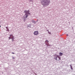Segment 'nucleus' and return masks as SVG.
<instances>
[{
    "label": "nucleus",
    "instance_id": "nucleus-1",
    "mask_svg": "<svg viewBox=\"0 0 75 75\" xmlns=\"http://www.w3.org/2000/svg\"><path fill=\"white\" fill-rule=\"evenodd\" d=\"M42 5L43 6H47L50 4V1L48 0H41Z\"/></svg>",
    "mask_w": 75,
    "mask_h": 75
},
{
    "label": "nucleus",
    "instance_id": "nucleus-2",
    "mask_svg": "<svg viewBox=\"0 0 75 75\" xmlns=\"http://www.w3.org/2000/svg\"><path fill=\"white\" fill-rule=\"evenodd\" d=\"M54 59H55L56 60H58V59H57V57L59 59L61 60V57L58 56V55H57V54H55L54 55Z\"/></svg>",
    "mask_w": 75,
    "mask_h": 75
},
{
    "label": "nucleus",
    "instance_id": "nucleus-3",
    "mask_svg": "<svg viewBox=\"0 0 75 75\" xmlns=\"http://www.w3.org/2000/svg\"><path fill=\"white\" fill-rule=\"evenodd\" d=\"M30 12V10H28V11L25 10L24 11V13H25V14H30V13H29Z\"/></svg>",
    "mask_w": 75,
    "mask_h": 75
},
{
    "label": "nucleus",
    "instance_id": "nucleus-4",
    "mask_svg": "<svg viewBox=\"0 0 75 75\" xmlns=\"http://www.w3.org/2000/svg\"><path fill=\"white\" fill-rule=\"evenodd\" d=\"M33 34L35 35H38V34H39L38 31H35L33 33Z\"/></svg>",
    "mask_w": 75,
    "mask_h": 75
},
{
    "label": "nucleus",
    "instance_id": "nucleus-5",
    "mask_svg": "<svg viewBox=\"0 0 75 75\" xmlns=\"http://www.w3.org/2000/svg\"><path fill=\"white\" fill-rule=\"evenodd\" d=\"M9 35L11 37V36H12V38H11V39H12V40L13 41H14V36L13 35Z\"/></svg>",
    "mask_w": 75,
    "mask_h": 75
},
{
    "label": "nucleus",
    "instance_id": "nucleus-6",
    "mask_svg": "<svg viewBox=\"0 0 75 75\" xmlns=\"http://www.w3.org/2000/svg\"><path fill=\"white\" fill-rule=\"evenodd\" d=\"M59 56H62L63 55V53L61 52H60L59 53Z\"/></svg>",
    "mask_w": 75,
    "mask_h": 75
},
{
    "label": "nucleus",
    "instance_id": "nucleus-7",
    "mask_svg": "<svg viewBox=\"0 0 75 75\" xmlns=\"http://www.w3.org/2000/svg\"><path fill=\"white\" fill-rule=\"evenodd\" d=\"M70 66L71 68V69H73V68H72V65L71 64L70 65Z\"/></svg>",
    "mask_w": 75,
    "mask_h": 75
},
{
    "label": "nucleus",
    "instance_id": "nucleus-8",
    "mask_svg": "<svg viewBox=\"0 0 75 75\" xmlns=\"http://www.w3.org/2000/svg\"><path fill=\"white\" fill-rule=\"evenodd\" d=\"M32 22L33 23H35V21H34V20H32Z\"/></svg>",
    "mask_w": 75,
    "mask_h": 75
},
{
    "label": "nucleus",
    "instance_id": "nucleus-9",
    "mask_svg": "<svg viewBox=\"0 0 75 75\" xmlns=\"http://www.w3.org/2000/svg\"><path fill=\"white\" fill-rule=\"evenodd\" d=\"M48 33L49 34H51V33L50 32H49V31L48 30Z\"/></svg>",
    "mask_w": 75,
    "mask_h": 75
},
{
    "label": "nucleus",
    "instance_id": "nucleus-10",
    "mask_svg": "<svg viewBox=\"0 0 75 75\" xmlns=\"http://www.w3.org/2000/svg\"><path fill=\"white\" fill-rule=\"evenodd\" d=\"M11 39V36H10V37H9V39L10 40Z\"/></svg>",
    "mask_w": 75,
    "mask_h": 75
},
{
    "label": "nucleus",
    "instance_id": "nucleus-11",
    "mask_svg": "<svg viewBox=\"0 0 75 75\" xmlns=\"http://www.w3.org/2000/svg\"><path fill=\"white\" fill-rule=\"evenodd\" d=\"M28 15H26V18H27L28 17Z\"/></svg>",
    "mask_w": 75,
    "mask_h": 75
},
{
    "label": "nucleus",
    "instance_id": "nucleus-12",
    "mask_svg": "<svg viewBox=\"0 0 75 75\" xmlns=\"http://www.w3.org/2000/svg\"><path fill=\"white\" fill-rule=\"evenodd\" d=\"M13 59H15V57H12Z\"/></svg>",
    "mask_w": 75,
    "mask_h": 75
},
{
    "label": "nucleus",
    "instance_id": "nucleus-13",
    "mask_svg": "<svg viewBox=\"0 0 75 75\" xmlns=\"http://www.w3.org/2000/svg\"><path fill=\"white\" fill-rule=\"evenodd\" d=\"M46 41H47V42H49V41H48L47 40H46Z\"/></svg>",
    "mask_w": 75,
    "mask_h": 75
},
{
    "label": "nucleus",
    "instance_id": "nucleus-14",
    "mask_svg": "<svg viewBox=\"0 0 75 75\" xmlns=\"http://www.w3.org/2000/svg\"><path fill=\"white\" fill-rule=\"evenodd\" d=\"M12 54H14V52H12Z\"/></svg>",
    "mask_w": 75,
    "mask_h": 75
},
{
    "label": "nucleus",
    "instance_id": "nucleus-15",
    "mask_svg": "<svg viewBox=\"0 0 75 75\" xmlns=\"http://www.w3.org/2000/svg\"><path fill=\"white\" fill-rule=\"evenodd\" d=\"M46 45H47V46H48V45H48V44H46Z\"/></svg>",
    "mask_w": 75,
    "mask_h": 75
},
{
    "label": "nucleus",
    "instance_id": "nucleus-16",
    "mask_svg": "<svg viewBox=\"0 0 75 75\" xmlns=\"http://www.w3.org/2000/svg\"><path fill=\"white\" fill-rule=\"evenodd\" d=\"M11 38H13V36H11Z\"/></svg>",
    "mask_w": 75,
    "mask_h": 75
},
{
    "label": "nucleus",
    "instance_id": "nucleus-17",
    "mask_svg": "<svg viewBox=\"0 0 75 75\" xmlns=\"http://www.w3.org/2000/svg\"><path fill=\"white\" fill-rule=\"evenodd\" d=\"M32 0H30V1H32Z\"/></svg>",
    "mask_w": 75,
    "mask_h": 75
},
{
    "label": "nucleus",
    "instance_id": "nucleus-18",
    "mask_svg": "<svg viewBox=\"0 0 75 75\" xmlns=\"http://www.w3.org/2000/svg\"><path fill=\"white\" fill-rule=\"evenodd\" d=\"M68 34H67V36H68Z\"/></svg>",
    "mask_w": 75,
    "mask_h": 75
},
{
    "label": "nucleus",
    "instance_id": "nucleus-19",
    "mask_svg": "<svg viewBox=\"0 0 75 75\" xmlns=\"http://www.w3.org/2000/svg\"><path fill=\"white\" fill-rule=\"evenodd\" d=\"M0 27H1V25H0Z\"/></svg>",
    "mask_w": 75,
    "mask_h": 75
},
{
    "label": "nucleus",
    "instance_id": "nucleus-20",
    "mask_svg": "<svg viewBox=\"0 0 75 75\" xmlns=\"http://www.w3.org/2000/svg\"><path fill=\"white\" fill-rule=\"evenodd\" d=\"M47 31H48V30H47Z\"/></svg>",
    "mask_w": 75,
    "mask_h": 75
}]
</instances>
